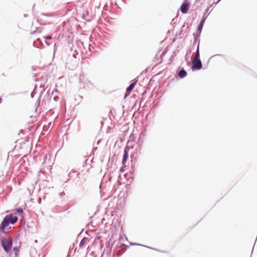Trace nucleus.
<instances>
[{
    "mask_svg": "<svg viewBox=\"0 0 257 257\" xmlns=\"http://www.w3.org/2000/svg\"><path fill=\"white\" fill-rule=\"evenodd\" d=\"M14 250L15 251H16V254L17 255V252H19V249H18V248H17V247H15V248H14Z\"/></svg>",
    "mask_w": 257,
    "mask_h": 257,
    "instance_id": "f8f14e48",
    "label": "nucleus"
},
{
    "mask_svg": "<svg viewBox=\"0 0 257 257\" xmlns=\"http://www.w3.org/2000/svg\"><path fill=\"white\" fill-rule=\"evenodd\" d=\"M136 82H137V81L136 82L132 83L128 86V87L127 88L126 92H125V96H124L125 98H126L127 96H128L130 94V93H131V91L134 89Z\"/></svg>",
    "mask_w": 257,
    "mask_h": 257,
    "instance_id": "39448f33",
    "label": "nucleus"
},
{
    "mask_svg": "<svg viewBox=\"0 0 257 257\" xmlns=\"http://www.w3.org/2000/svg\"><path fill=\"white\" fill-rule=\"evenodd\" d=\"M204 22H205V19H203L201 21V22H200V24L199 25L198 28V31H199L200 32L201 31V30H202V29L203 28Z\"/></svg>",
    "mask_w": 257,
    "mask_h": 257,
    "instance_id": "6e6552de",
    "label": "nucleus"
},
{
    "mask_svg": "<svg viewBox=\"0 0 257 257\" xmlns=\"http://www.w3.org/2000/svg\"><path fill=\"white\" fill-rule=\"evenodd\" d=\"M202 67V65L200 59L192 58V70H200Z\"/></svg>",
    "mask_w": 257,
    "mask_h": 257,
    "instance_id": "7ed1b4c3",
    "label": "nucleus"
},
{
    "mask_svg": "<svg viewBox=\"0 0 257 257\" xmlns=\"http://www.w3.org/2000/svg\"><path fill=\"white\" fill-rule=\"evenodd\" d=\"M2 102V99L0 98V103Z\"/></svg>",
    "mask_w": 257,
    "mask_h": 257,
    "instance_id": "4468645a",
    "label": "nucleus"
},
{
    "mask_svg": "<svg viewBox=\"0 0 257 257\" xmlns=\"http://www.w3.org/2000/svg\"><path fill=\"white\" fill-rule=\"evenodd\" d=\"M18 219L17 216H14L12 214L7 215L1 224L0 231L4 232L5 229L7 228L10 223L14 224L18 221Z\"/></svg>",
    "mask_w": 257,
    "mask_h": 257,
    "instance_id": "f257e3e1",
    "label": "nucleus"
},
{
    "mask_svg": "<svg viewBox=\"0 0 257 257\" xmlns=\"http://www.w3.org/2000/svg\"><path fill=\"white\" fill-rule=\"evenodd\" d=\"M190 7V4L188 3H184L180 7V10L183 14L187 13Z\"/></svg>",
    "mask_w": 257,
    "mask_h": 257,
    "instance_id": "20e7f679",
    "label": "nucleus"
},
{
    "mask_svg": "<svg viewBox=\"0 0 257 257\" xmlns=\"http://www.w3.org/2000/svg\"><path fill=\"white\" fill-rule=\"evenodd\" d=\"M2 246L6 252H9L12 247V241L10 238H5L2 240Z\"/></svg>",
    "mask_w": 257,
    "mask_h": 257,
    "instance_id": "f03ea898",
    "label": "nucleus"
},
{
    "mask_svg": "<svg viewBox=\"0 0 257 257\" xmlns=\"http://www.w3.org/2000/svg\"><path fill=\"white\" fill-rule=\"evenodd\" d=\"M200 54H199V45L197 47V49L195 53V56L193 58L195 59H200Z\"/></svg>",
    "mask_w": 257,
    "mask_h": 257,
    "instance_id": "1a4fd4ad",
    "label": "nucleus"
},
{
    "mask_svg": "<svg viewBox=\"0 0 257 257\" xmlns=\"http://www.w3.org/2000/svg\"><path fill=\"white\" fill-rule=\"evenodd\" d=\"M17 211L20 213L22 212L23 209L22 208H19L17 209Z\"/></svg>",
    "mask_w": 257,
    "mask_h": 257,
    "instance_id": "9b49d317",
    "label": "nucleus"
},
{
    "mask_svg": "<svg viewBox=\"0 0 257 257\" xmlns=\"http://www.w3.org/2000/svg\"><path fill=\"white\" fill-rule=\"evenodd\" d=\"M128 149L127 148H125L124 149V154L123 155L122 161V164L123 165H124L125 164L126 161L128 158Z\"/></svg>",
    "mask_w": 257,
    "mask_h": 257,
    "instance_id": "423d86ee",
    "label": "nucleus"
},
{
    "mask_svg": "<svg viewBox=\"0 0 257 257\" xmlns=\"http://www.w3.org/2000/svg\"><path fill=\"white\" fill-rule=\"evenodd\" d=\"M45 39H52V37L51 36H47V37H44Z\"/></svg>",
    "mask_w": 257,
    "mask_h": 257,
    "instance_id": "ddd939ff",
    "label": "nucleus"
},
{
    "mask_svg": "<svg viewBox=\"0 0 257 257\" xmlns=\"http://www.w3.org/2000/svg\"><path fill=\"white\" fill-rule=\"evenodd\" d=\"M86 239L85 238L83 239L80 243V246H82L85 243Z\"/></svg>",
    "mask_w": 257,
    "mask_h": 257,
    "instance_id": "9d476101",
    "label": "nucleus"
},
{
    "mask_svg": "<svg viewBox=\"0 0 257 257\" xmlns=\"http://www.w3.org/2000/svg\"><path fill=\"white\" fill-rule=\"evenodd\" d=\"M187 75V72L184 69L181 70L179 71V76L180 78H183Z\"/></svg>",
    "mask_w": 257,
    "mask_h": 257,
    "instance_id": "0eeeda50",
    "label": "nucleus"
}]
</instances>
